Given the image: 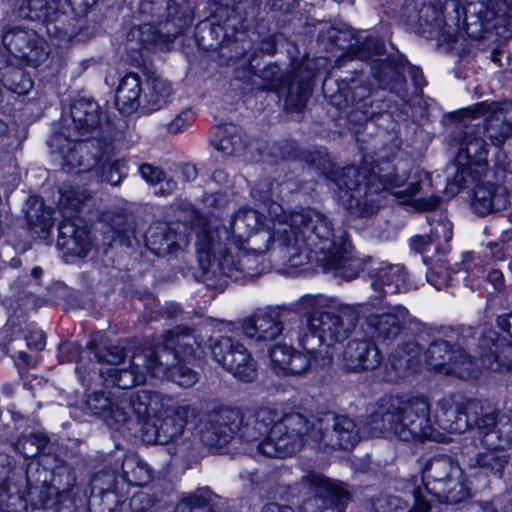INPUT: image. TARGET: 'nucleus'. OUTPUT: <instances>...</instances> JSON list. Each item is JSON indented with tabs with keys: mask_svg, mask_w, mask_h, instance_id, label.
<instances>
[{
	"mask_svg": "<svg viewBox=\"0 0 512 512\" xmlns=\"http://www.w3.org/2000/svg\"><path fill=\"white\" fill-rule=\"evenodd\" d=\"M268 216L254 209L237 211L229 227L206 224L197 232L198 262L206 274L225 275L235 281L260 275L270 261L299 267L315 262L327 272L347 280L356 277L358 262L336 235L329 218L314 209L286 212L271 202Z\"/></svg>",
	"mask_w": 512,
	"mask_h": 512,
	"instance_id": "1",
	"label": "nucleus"
},
{
	"mask_svg": "<svg viewBox=\"0 0 512 512\" xmlns=\"http://www.w3.org/2000/svg\"><path fill=\"white\" fill-rule=\"evenodd\" d=\"M276 413L263 407L243 416L238 411L222 408L208 415L200 436L211 447L227 444L236 432L247 444L252 455L286 457L295 454L304 445L308 431L307 418L292 412L276 420Z\"/></svg>",
	"mask_w": 512,
	"mask_h": 512,
	"instance_id": "2",
	"label": "nucleus"
},
{
	"mask_svg": "<svg viewBox=\"0 0 512 512\" xmlns=\"http://www.w3.org/2000/svg\"><path fill=\"white\" fill-rule=\"evenodd\" d=\"M438 408L436 424H433L426 398H383L369 418L366 433L370 437H395L402 441L448 442V434H461L471 427L469 413L476 412L477 405L448 397L439 401Z\"/></svg>",
	"mask_w": 512,
	"mask_h": 512,
	"instance_id": "3",
	"label": "nucleus"
},
{
	"mask_svg": "<svg viewBox=\"0 0 512 512\" xmlns=\"http://www.w3.org/2000/svg\"><path fill=\"white\" fill-rule=\"evenodd\" d=\"M407 24L418 34L452 46L459 37L478 39L491 29L512 24V0H463L444 7L423 4L409 10Z\"/></svg>",
	"mask_w": 512,
	"mask_h": 512,
	"instance_id": "4",
	"label": "nucleus"
},
{
	"mask_svg": "<svg viewBox=\"0 0 512 512\" xmlns=\"http://www.w3.org/2000/svg\"><path fill=\"white\" fill-rule=\"evenodd\" d=\"M335 183L342 205L359 217L370 215L376 210L373 194L392 188L404 187L396 191L395 196L417 210L434 209L440 203V198L431 193L429 176L418 169H412L408 174H395L390 166H386L367 173L365 169L348 166L337 174Z\"/></svg>",
	"mask_w": 512,
	"mask_h": 512,
	"instance_id": "5",
	"label": "nucleus"
},
{
	"mask_svg": "<svg viewBox=\"0 0 512 512\" xmlns=\"http://www.w3.org/2000/svg\"><path fill=\"white\" fill-rule=\"evenodd\" d=\"M366 310L364 305L336 304L328 311L313 313L308 320L307 331L300 340L304 353L293 350L285 374H301L311 363L329 365L333 359V346L348 338L355 328L359 313Z\"/></svg>",
	"mask_w": 512,
	"mask_h": 512,
	"instance_id": "6",
	"label": "nucleus"
},
{
	"mask_svg": "<svg viewBox=\"0 0 512 512\" xmlns=\"http://www.w3.org/2000/svg\"><path fill=\"white\" fill-rule=\"evenodd\" d=\"M201 342L186 328H176L164 335L163 346L154 351L136 354L132 364L136 370L124 371L113 381L123 388H132L143 384L149 376L169 378L183 388L192 387L198 380L197 373L181 364L172 366V362L180 357H188L201 349Z\"/></svg>",
	"mask_w": 512,
	"mask_h": 512,
	"instance_id": "7",
	"label": "nucleus"
},
{
	"mask_svg": "<svg viewBox=\"0 0 512 512\" xmlns=\"http://www.w3.org/2000/svg\"><path fill=\"white\" fill-rule=\"evenodd\" d=\"M191 412L187 404H177L170 396L137 391L134 415L143 420L142 436L148 443L169 444L178 439Z\"/></svg>",
	"mask_w": 512,
	"mask_h": 512,
	"instance_id": "8",
	"label": "nucleus"
},
{
	"mask_svg": "<svg viewBox=\"0 0 512 512\" xmlns=\"http://www.w3.org/2000/svg\"><path fill=\"white\" fill-rule=\"evenodd\" d=\"M90 198L87 191L78 188L61 193L58 207L62 214L59 224L58 247L66 254L85 257L91 248L90 233L78 213Z\"/></svg>",
	"mask_w": 512,
	"mask_h": 512,
	"instance_id": "9",
	"label": "nucleus"
},
{
	"mask_svg": "<svg viewBox=\"0 0 512 512\" xmlns=\"http://www.w3.org/2000/svg\"><path fill=\"white\" fill-rule=\"evenodd\" d=\"M50 146L57 149L62 158V165L68 171L77 169V172H85L100 165L102 181L113 186L119 185L126 176L125 161L107 159L101 162L95 156L90 155L87 145L80 143L79 140L56 134L51 138Z\"/></svg>",
	"mask_w": 512,
	"mask_h": 512,
	"instance_id": "10",
	"label": "nucleus"
},
{
	"mask_svg": "<svg viewBox=\"0 0 512 512\" xmlns=\"http://www.w3.org/2000/svg\"><path fill=\"white\" fill-rule=\"evenodd\" d=\"M307 422L304 444L311 441L319 446L348 449L360 437L354 420L345 415L327 413L319 419H307Z\"/></svg>",
	"mask_w": 512,
	"mask_h": 512,
	"instance_id": "11",
	"label": "nucleus"
},
{
	"mask_svg": "<svg viewBox=\"0 0 512 512\" xmlns=\"http://www.w3.org/2000/svg\"><path fill=\"white\" fill-rule=\"evenodd\" d=\"M191 16L174 2L167 4V18L155 26L145 23L130 30L128 37L138 39L142 44H154L162 50H168L174 39L190 24Z\"/></svg>",
	"mask_w": 512,
	"mask_h": 512,
	"instance_id": "12",
	"label": "nucleus"
},
{
	"mask_svg": "<svg viewBox=\"0 0 512 512\" xmlns=\"http://www.w3.org/2000/svg\"><path fill=\"white\" fill-rule=\"evenodd\" d=\"M425 362L431 370L461 379H474L479 375L478 364L458 346L437 340L425 351Z\"/></svg>",
	"mask_w": 512,
	"mask_h": 512,
	"instance_id": "13",
	"label": "nucleus"
},
{
	"mask_svg": "<svg viewBox=\"0 0 512 512\" xmlns=\"http://www.w3.org/2000/svg\"><path fill=\"white\" fill-rule=\"evenodd\" d=\"M299 485L315 494L313 498L303 502L302 512H324L329 506L336 512H341L349 499L348 490L343 483L318 473L304 475Z\"/></svg>",
	"mask_w": 512,
	"mask_h": 512,
	"instance_id": "14",
	"label": "nucleus"
},
{
	"mask_svg": "<svg viewBox=\"0 0 512 512\" xmlns=\"http://www.w3.org/2000/svg\"><path fill=\"white\" fill-rule=\"evenodd\" d=\"M209 342L213 358L239 381L252 382L257 377V363L243 344L227 336Z\"/></svg>",
	"mask_w": 512,
	"mask_h": 512,
	"instance_id": "15",
	"label": "nucleus"
},
{
	"mask_svg": "<svg viewBox=\"0 0 512 512\" xmlns=\"http://www.w3.org/2000/svg\"><path fill=\"white\" fill-rule=\"evenodd\" d=\"M487 154L483 138L475 133L465 135L455 158L456 173L452 185L456 186L457 190L485 173Z\"/></svg>",
	"mask_w": 512,
	"mask_h": 512,
	"instance_id": "16",
	"label": "nucleus"
},
{
	"mask_svg": "<svg viewBox=\"0 0 512 512\" xmlns=\"http://www.w3.org/2000/svg\"><path fill=\"white\" fill-rule=\"evenodd\" d=\"M2 43L15 58L33 67L38 66L48 55L46 42L32 28H7L3 32Z\"/></svg>",
	"mask_w": 512,
	"mask_h": 512,
	"instance_id": "17",
	"label": "nucleus"
},
{
	"mask_svg": "<svg viewBox=\"0 0 512 512\" xmlns=\"http://www.w3.org/2000/svg\"><path fill=\"white\" fill-rule=\"evenodd\" d=\"M92 414L102 418L112 428L125 424L135 412L136 392L122 391L106 396L104 393H92L86 400Z\"/></svg>",
	"mask_w": 512,
	"mask_h": 512,
	"instance_id": "18",
	"label": "nucleus"
},
{
	"mask_svg": "<svg viewBox=\"0 0 512 512\" xmlns=\"http://www.w3.org/2000/svg\"><path fill=\"white\" fill-rule=\"evenodd\" d=\"M284 312L281 306L257 308L241 321L243 334L256 343L275 340L284 330Z\"/></svg>",
	"mask_w": 512,
	"mask_h": 512,
	"instance_id": "19",
	"label": "nucleus"
},
{
	"mask_svg": "<svg viewBox=\"0 0 512 512\" xmlns=\"http://www.w3.org/2000/svg\"><path fill=\"white\" fill-rule=\"evenodd\" d=\"M408 316V310L402 306L376 308L366 316L361 326L363 334L371 340L380 342L396 338Z\"/></svg>",
	"mask_w": 512,
	"mask_h": 512,
	"instance_id": "20",
	"label": "nucleus"
},
{
	"mask_svg": "<svg viewBox=\"0 0 512 512\" xmlns=\"http://www.w3.org/2000/svg\"><path fill=\"white\" fill-rule=\"evenodd\" d=\"M13 13L19 18L42 21L49 36L59 41L66 39L67 34L56 24L62 15L53 0H14Z\"/></svg>",
	"mask_w": 512,
	"mask_h": 512,
	"instance_id": "21",
	"label": "nucleus"
},
{
	"mask_svg": "<svg viewBox=\"0 0 512 512\" xmlns=\"http://www.w3.org/2000/svg\"><path fill=\"white\" fill-rule=\"evenodd\" d=\"M371 287L376 295L374 300L381 301L387 294H397L407 291V275L404 266L390 264L384 261L374 262L369 268Z\"/></svg>",
	"mask_w": 512,
	"mask_h": 512,
	"instance_id": "22",
	"label": "nucleus"
},
{
	"mask_svg": "<svg viewBox=\"0 0 512 512\" xmlns=\"http://www.w3.org/2000/svg\"><path fill=\"white\" fill-rule=\"evenodd\" d=\"M381 362V351L370 338L350 340L341 355V364L347 371L374 370Z\"/></svg>",
	"mask_w": 512,
	"mask_h": 512,
	"instance_id": "23",
	"label": "nucleus"
},
{
	"mask_svg": "<svg viewBox=\"0 0 512 512\" xmlns=\"http://www.w3.org/2000/svg\"><path fill=\"white\" fill-rule=\"evenodd\" d=\"M512 444V430L507 432L505 437L498 436L496 432H487L481 440V445L487 448V451L479 453L475 458L469 460V466L481 468L486 472L494 474L501 473L508 462V458L498 450L504 449Z\"/></svg>",
	"mask_w": 512,
	"mask_h": 512,
	"instance_id": "24",
	"label": "nucleus"
},
{
	"mask_svg": "<svg viewBox=\"0 0 512 512\" xmlns=\"http://www.w3.org/2000/svg\"><path fill=\"white\" fill-rule=\"evenodd\" d=\"M146 351H154V347L146 346L142 349H138L133 354L128 363H126L124 359L123 349L119 346H109L104 351L95 353V356L99 362H105L110 365V367H104L100 369L101 376L107 383L117 386L123 390H127L128 388L121 387L113 380L119 378L124 371L136 370L135 366L132 364L135 355L139 353H145Z\"/></svg>",
	"mask_w": 512,
	"mask_h": 512,
	"instance_id": "25",
	"label": "nucleus"
},
{
	"mask_svg": "<svg viewBox=\"0 0 512 512\" xmlns=\"http://www.w3.org/2000/svg\"><path fill=\"white\" fill-rule=\"evenodd\" d=\"M420 347L408 342L405 348L391 353L385 365V378L389 382H398L416 371Z\"/></svg>",
	"mask_w": 512,
	"mask_h": 512,
	"instance_id": "26",
	"label": "nucleus"
},
{
	"mask_svg": "<svg viewBox=\"0 0 512 512\" xmlns=\"http://www.w3.org/2000/svg\"><path fill=\"white\" fill-rule=\"evenodd\" d=\"M484 133L497 147L512 135V102L492 105V114L485 121Z\"/></svg>",
	"mask_w": 512,
	"mask_h": 512,
	"instance_id": "27",
	"label": "nucleus"
},
{
	"mask_svg": "<svg viewBox=\"0 0 512 512\" xmlns=\"http://www.w3.org/2000/svg\"><path fill=\"white\" fill-rule=\"evenodd\" d=\"M146 246L156 255L163 256L186 245L184 238L171 230L167 223L152 224L145 235Z\"/></svg>",
	"mask_w": 512,
	"mask_h": 512,
	"instance_id": "28",
	"label": "nucleus"
},
{
	"mask_svg": "<svg viewBox=\"0 0 512 512\" xmlns=\"http://www.w3.org/2000/svg\"><path fill=\"white\" fill-rule=\"evenodd\" d=\"M246 55H242L240 58H236L235 65V76L238 80L246 82L253 87L260 86L255 79L258 77L264 82L273 83L278 82L282 78L280 68L276 64H269L263 69L257 71L253 61Z\"/></svg>",
	"mask_w": 512,
	"mask_h": 512,
	"instance_id": "29",
	"label": "nucleus"
},
{
	"mask_svg": "<svg viewBox=\"0 0 512 512\" xmlns=\"http://www.w3.org/2000/svg\"><path fill=\"white\" fill-rule=\"evenodd\" d=\"M71 117L79 137H85L99 126L100 107L92 100H77L71 108Z\"/></svg>",
	"mask_w": 512,
	"mask_h": 512,
	"instance_id": "30",
	"label": "nucleus"
},
{
	"mask_svg": "<svg viewBox=\"0 0 512 512\" xmlns=\"http://www.w3.org/2000/svg\"><path fill=\"white\" fill-rule=\"evenodd\" d=\"M142 87L136 74H127L121 80L116 90V105L122 113L130 114L140 105Z\"/></svg>",
	"mask_w": 512,
	"mask_h": 512,
	"instance_id": "31",
	"label": "nucleus"
},
{
	"mask_svg": "<svg viewBox=\"0 0 512 512\" xmlns=\"http://www.w3.org/2000/svg\"><path fill=\"white\" fill-rule=\"evenodd\" d=\"M462 475L461 468L448 456H436L429 460L422 472L424 481L432 480L439 485L449 477Z\"/></svg>",
	"mask_w": 512,
	"mask_h": 512,
	"instance_id": "32",
	"label": "nucleus"
},
{
	"mask_svg": "<svg viewBox=\"0 0 512 512\" xmlns=\"http://www.w3.org/2000/svg\"><path fill=\"white\" fill-rule=\"evenodd\" d=\"M173 87L169 80L162 77L148 79L144 100L151 110H158L167 105L173 97Z\"/></svg>",
	"mask_w": 512,
	"mask_h": 512,
	"instance_id": "33",
	"label": "nucleus"
},
{
	"mask_svg": "<svg viewBox=\"0 0 512 512\" xmlns=\"http://www.w3.org/2000/svg\"><path fill=\"white\" fill-rule=\"evenodd\" d=\"M502 196L497 193L493 184L483 183L476 186L472 207L479 215H486L503 205Z\"/></svg>",
	"mask_w": 512,
	"mask_h": 512,
	"instance_id": "34",
	"label": "nucleus"
},
{
	"mask_svg": "<svg viewBox=\"0 0 512 512\" xmlns=\"http://www.w3.org/2000/svg\"><path fill=\"white\" fill-rule=\"evenodd\" d=\"M212 144L218 151L228 156L239 153L243 148L239 130L232 124L218 126Z\"/></svg>",
	"mask_w": 512,
	"mask_h": 512,
	"instance_id": "35",
	"label": "nucleus"
},
{
	"mask_svg": "<svg viewBox=\"0 0 512 512\" xmlns=\"http://www.w3.org/2000/svg\"><path fill=\"white\" fill-rule=\"evenodd\" d=\"M123 479L135 486H144L152 479L148 464L136 455H127L122 464Z\"/></svg>",
	"mask_w": 512,
	"mask_h": 512,
	"instance_id": "36",
	"label": "nucleus"
},
{
	"mask_svg": "<svg viewBox=\"0 0 512 512\" xmlns=\"http://www.w3.org/2000/svg\"><path fill=\"white\" fill-rule=\"evenodd\" d=\"M477 429L472 430L473 436H478L480 441L482 437L490 431L496 432L498 436L505 437L509 430H512V422L508 416H501L497 420V415L494 411L483 414L480 418L475 420Z\"/></svg>",
	"mask_w": 512,
	"mask_h": 512,
	"instance_id": "37",
	"label": "nucleus"
},
{
	"mask_svg": "<svg viewBox=\"0 0 512 512\" xmlns=\"http://www.w3.org/2000/svg\"><path fill=\"white\" fill-rule=\"evenodd\" d=\"M434 493L442 495L447 503H458L469 497V489L464 483L463 474L459 477H449L440 487L433 488Z\"/></svg>",
	"mask_w": 512,
	"mask_h": 512,
	"instance_id": "38",
	"label": "nucleus"
},
{
	"mask_svg": "<svg viewBox=\"0 0 512 512\" xmlns=\"http://www.w3.org/2000/svg\"><path fill=\"white\" fill-rule=\"evenodd\" d=\"M480 346L483 349L481 352V361L483 366L496 372H504L512 369V364L510 362L502 361L500 359L498 354V345L492 336L489 337V339H481Z\"/></svg>",
	"mask_w": 512,
	"mask_h": 512,
	"instance_id": "39",
	"label": "nucleus"
},
{
	"mask_svg": "<svg viewBox=\"0 0 512 512\" xmlns=\"http://www.w3.org/2000/svg\"><path fill=\"white\" fill-rule=\"evenodd\" d=\"M3 85L19 95L28 93L33 86L32 80L21 69L6 68L2 77Z\"/></svg>",
	"mask_w": 512,
	"mask_h": 512,
	"instance_id": "40",
	"label": "nucleus"
},
{
	"mask_svg": "<svg viewBox=\"0 0 512 512\" xmlns=\"http://www.w3.org/2000/svg\"><path fill=\"white\" fill-rule=\"evenodd\" d=\"M174 512H214L209 506V498L203 493H193L183 498Z\"/></svg>",
	"mask_w": 512,
	"mask_h": 512,
	"instance_id": "41",
	"label": "nucleus"
},
{
	"mask_svg": "<svg viewBox=\"0 0 512 512\" xmlns=\"http://www.w3.org/2000/svg\"><path fill=\"white\" fill-rule=\"evenodd\" d=\"M30 229L31 231L41 239H46L51 231V228L53 226V217H52V211L50 209H44L42 211V214L40 216H37L36 219H34V216L31 213L27 214Z\"/></svg>",
	"mask_w": 512,
	"mask_h": 512,
	"instance_id": "42",
	"label": "nucleus"
},
{
	"mask_svg": "<svg viewBox=\"0 0 512 512\" xmlns=\"http://www.w3.org/2000/svg\"><path fill=\"white\" fill-rule=\"evenodd\" d=\"M293 350L286 344H277L269 351L272 368L276 373L285 374Z\"/></svg>",
	"mask_w": 512,
	"mask_h": 512,
	"instance_id": "43",
	"label": "nucleus"
},
{
	"mask_svg": "<svg viewBox=\"0 0 512 512\" xmlns=\"http://www.w3.org/2000/svg\"><path fill=\"white\" fill-rule=\"evenodd\" d=\"M195 120V114L190 108L181 110L167 124V130L171 134H178L187 129Z\"/></svg>",
	"mask_w": 512,
	"mask_h": 512,
	"instance_id": "44",
	"label": "nucleus"
},
{
	"mask_svg": "<svg viewBox=\"0 0 512 512\" xmlns=\"http://www.w3.org/2000/svg\"><path fill=\"white\" fill-rule=\"evenodd\" d=\"M427 279L438 290L448 285L452 280L451 272L446 269L444 263H437L427 274Z\"/></svg>",
	"mask_w": 512,
	"mask_h": 512,
	"instance_id": "45",
	"label": "nucleus"
},
{
	"mask_svg": "<svg viewBox=\"0 0 512 512\" xmlns=\"http://www.w3.org/2000/svg\"><path fill=\"white\" fill-rule=\"evenodd\" d=\"M309 96L310 86L308 83H305L300 86L296 97H294L292 92L287 96L285 105L291 111L300 112L304 108Z\"/></svg>",
	"mask_w": 512,
	"mask_h": 512,
	"instance_id": "46",
	"label": "nucleus"
},
{
	"mask_svg": "<svg viewBox=\"0 0 512 512\" xmlns=\"http://www.w3.org/2000/svg\"><path fill=\"white\" fill-rule=\"evenodd\" d=\"M141 177L150 185H156L164 180L161 168L145 163L139 167Z\"/></svg>",
	"mask_w": 512,
	"mask_h": 512,
	"instance_id": "47",
	"label": "nucleus"
},
{
	"mask_svg": "<svg viewBox=\"0 0 512 512\" xmlns=\"http://www.w3.org/2000/svg\"><path fill=\"white\" fill-rule=\"evenodd\" d=\"M80 353L79 344L73 341L64 342L59 347V357L63 362L78 361Z\"/></svg>",
	"mask_w": 512,
	"mask_h": 512,
	"instance_id": "48",
	"label": "nucleus"
},
{
	"mask_svg": "<svg viewBox=\"0 0 512 512\" xmlns=\"http://www.w3.org/2000/svg\"><path fill=\"white\" fill-rule=\"evenodd\" d=\"M413 504L410 508H401L402 512H429L430 502L420 489H416L412 494Z\"/></svg>",
	"mask_w": 512,
	"mask_h": 512,
	"instance_id": "49",
	"label": "nucleus"
},
{
	"mask_svg": "<svg viewBox=\"0 0 512 512\" xmlns=\"http://www.w3.org/2000/svg\"><path fill=\"white\" fill-rule=\"evenodd\" d=\"M431 236L434 242L439 243L440 241L448 242L452 238V224L448 221L438 222L433 230Z\"/></svg>",
	"mask_w": 512,
	"mask_h": 512,
	"instance_id": "50",
	"label": "nucleus"
},
{
	"mask_svg": "<svg viewBox=\"0 0 512 512\" xmlns=\"http://www.w3.org/2000/svg\"><path fill=\"white\" fill-rule=\"evenodd\" d=\"M27 345L30 349H34L36 351L43 350L45 347V339L43 332L40 330H31L29 334L26 336Z\"/></svg>",
	"mask_w": 512,
	"mask_h": 512,
	"instance_id": "51",
	"label": "nucleus"
},
{
	"mask_svg": "<svg viewBox=\"0 0 512 512\" xmlns=\"http://www.w3.org/2000/svg\"><path fill=\"white\" fill-rule=\"evenodd\" d=\"M433 242L434 240L431 235L415 236L410 240V246L416 252L423 253Z\"/></svg>",
	"mask_w": 512,
	"mask_h": 512,
	"instance_id": "52",
	"label": "nucleus"
},
{
	"mask_svg": "<svg viewBox=\"0 0 512 512\" xmlns=\"http://www.w3.org/2000/svg\"><path fill=\"white\" fill-rule=\"evenodd\" d=\"M47 443V439L44 436L41 435H30L25 439L24 445L31 444L35 445L34 451H23V454L26 457H32L36 455Z\"/></svg>",
	"mask_w": 512,
	"mask_h": 512,
	"instance_id": "53",
	"label": "nucleus"
},
{
	"mask_svg": "<svg viewBox=\"0 0 512 512\" xmlns=\"http://www.w3.org/2000/svg\"><path fill=\"white\" fill-rule=\"evenodd\" d=\"M318 39L321 42L328 40L330 43H336L339 39V31L334 27H328L326 30L319 31Z\"/></svg>",
	"mask_w": 512,
	"mask_h": 512,
	"instance_id": "54",
	"label": "nucleus"
},
{
	"mask_svg": "<svg viewBox=\"0 0 512 512\" xmlns=\"http://www.w3.org/2000/svg\"><path fill=\"white\" fill-rule=\"evenodd\" d=\"M324 298L321 295L313 296V295H306L301 298V303L304 308H317L324 305L323 303Z\"/></svg>",
	"mask_w": 512,
	"mask_h": 512,
	"instance_id": "55",
	"label": "nucleus"
},
{
	"mask_svg": "<svg viewBox=\"0 0 512 512\" xmlns=\"http://www.w3.org/2000/svg\"><path fill=\"white\" fill-rule=\"evenodd\" d=\"M260 512H295L294 509L290 506H280L277 503L271 502L265 504Z\"/></svg>",
	"mask_w": 512,
	"mask_h": 512,
	"instance_id": "56",
	"label": "nucleus"
},
{
	"mask_svg": "<svg viewBox=\"0 0 512 512\" xmlns=\"http://www.w3.org/2000/svg\"><path fill=\"white\" fill-rule=\"evenodd\" d=\"M365 49H367L370 54H381L384 50V46L377 39L371 38L366 41Z\"/></svg>",
	"mask_w": 512,
	"mask_h": 512,
	"instance_id": "57",
	"label": "nucleus"
},
{
	"mask_svg": "<svg viewBox=\"0 0 512 512\" xmlns=\"http://www.w3.org/2000/svg\"><path fill=\"white\" fill-rule=\"evenodd\" d=\"M512 314H509L507 317L506 316H501L498 318L497 322H498V326L506 331L507 333H510L512 334Z\"/></svg>",
	"mask_w": 512,
	"mask_h": 512,
	"instance_id": "58",
	"label": "nucleus"
},
{
	"mask_svg": "<svg viewBox=\"0 0 512 512\" xmlns=\"http://www.w3.org/2000/svg\"><path fill=\"white\" fill-rule=\"evenodd\" d=\"M261 51H263L264 53L266 54H272L274 53L275 51V43L274 41L269 38V39H265L262 43H261Z\"/></svg>",
	"mask_w": 512,
	"mask_h": 512,
	"instance_id": "59",
	"label": "nucleus"
},
{
	"mask_svg": "<svg viewBox=\"0 0 512 512\" xmlns=\"http://www.w3.org/2000/svg\"><path fill=\"white\" fill-rule=\"evenodd\" d=\"M212 179L219 184H223L227 182L228 175L223 170L218 169L213 172Z\"/></svg>",
	"mask_w": 512,
	"mask_h": 512,
	"instance_id": "60",
	"label": "nucleus"
},
{
	"mask_svg": "<svg viewBox=\"0 0 512 512\" xmlns=\"http://www.w3.org/2000/svg\"><path fill=\"white\" fill-rule=\"evenodd\" d=\"M276 494L285 499H288L290 495L294 497L292 488L290 486H279L276 490Z\"/></svg>",
	"mask_w": 512,
	"mask_h": 512,
	"instance_id": "61",
	"label": "nucleus"
},
{
	"mask_svg": "<svg viewBox=\"0 0 512 512\" xmlns=\"http://www.w3.org/2000/svg\"><path fill=\"white\" fill-rule=\"evenodd\" d=\"M179 312H180V307L177 304H170L167 307V313H168L169 317H176Z\"/></svg>",
	"mask_w": 512,
	"mask_h": 512,
	"instance_id": "62",
	"label": "nucleus"
},
{
	"mask_svg": "<svg viewBox=\"0 0 512 512\" xmlns=\"http://www.w3.org/2000/svg\"><path fill=\"white\" fill-rule=\"evenodd\" d=\"M164 185L165 189L161 187L162 192H172L176 187V183L172 180H167Z\"/></svg>",
	"mask_w": 512,
	"mask_h": 512,
	"instance_id": "63",
	"label": "nucleus"
},
{
	"mask_svg": "<svg viewBox=\"0 0 512 512\" xmlns=\"http://www.w3.org/2000/svg\"><path fill=\"white\" fill-rule=\"evenodd\" d=\"M18 358L21 359L24 363H29V355L23 351L18 352Z\"/></svg>",
	"mask_w": 512,
	"mask_h": 512,
	"instance_id": "64",
	"label": "nucleus"
}]
</instances>
